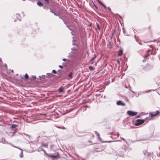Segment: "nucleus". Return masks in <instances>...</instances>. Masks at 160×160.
Here are the masks:
<instances>
[{
    "instance_id": "obj_8",
    "label": "nucleus",
    "mask_w": 160,
    "mask_h": 160,
    "mask_svg": "<svg viewBox=\"0 0 160 160\" xmlns=\"http://www.w3.org/2000/svg\"><path fill=\"white\" fill-rule=\"evenodd\" d=\"M42 146L44 147H47L48 146V144H47L44 143L43 144H42Z\"/></svg>"
},
{
    "instance_id": "obj_23",
    "label": "nucleus",
    "mask_w": 160,
    "mask_h": 160,
    "mask_svg": "<svg viewBox=\"0 0 160 160\" xmlns=\"http://www.w3.org/2000/svg\"><path fill=\"white\" fill-rule=\"evenodd\" d=\"M60 92H63V91H62V90H61V91H59Z\"/></svg>"
},
{
    "instance_id": "obj_12",
    "label": "nucleus",
    "mask_w": 160,
    "mask_h": 160,
    "mask_svg": "<svg viewBox=\"0 0 160 160\" xmlns=\"http://www.w3.org/2000/svg\"><path fill=\"white\" fill-rule=\"evenodd\" d=\"M97 26L99 30H100V28L99 25L98 23H97Z\"/></svg>"
},
{
    "instance_id": "obj_3",
    "label": "nucleus",
    "mask_w": 160,
    "mask_h": 160,
    "mask_svg": "<svg viewBox=\"0 0 160 160\" xmlns=\"http://www.w3.org/2000/svg\"><path fill=\"white\" fill-rule=\"evenodd\" d=\"M159 112L158 111H157L155 112H153L150 113V115L151 117H155L159 113Z\"/></svg>"
},
{
    "instance_id": "obj_13",
    "label": "nucleus",
    "mask_w": 160,
    "mask_h": 160,
    "mask_svg": "<svg viewBox=\"0 0 160 160\" xmlns=\"http://www.w3.org/2000/svg\"><path fill=\"white\" fill-rule=\"evenodd\" d=\"M50 157H51V158H56L57 157L56 156H54V155H50Z\"/></svg>"
},
{
    "instance_id": "obj_29",
    "label": "nucleus",
    "mask_w": 160,
    "mask_h": 160,
    "mask_svg": "<svg viewBox=\"0 0 160 160\" xmlns=\"http://www.w3.org/2000/svg\"><path fill=\"white\" fill-rule=\"evenodd\" d=\"M108 10H111V9L109 8H108Z\"/></svg>"
},
{
    "instance_id": "obj_26",
    "label": "nucleus",
    "mask_w": 160,
    "mask_h": 160,
    "mask_svg": "<svg viewBox=\"0 0 160 160\" xmlns=\"http://www.w3.org/2000/svg\"><path fill=\"white\" fill-rule=\"evenodd\" d=\"M97 0L98 2L99 3L101 2V1L99 0Z\"/></svg>"
},
{
    "instance_id": "obj_7",
    "label": "nucleus",
    "mask_w": 160,
    "mask_h": 160,
    "mask_svg": "<svg viewBox=\"0 0 160 160\" xmlns=\"http://www.w3.org/2000/svg\"><path fill=\"white\" fill-rule=\"evenodd\" d=\"M24 77H25V78L26 79H27L28 78V74L27 73H26L25 74Z\"/></svg>"
},
{
    "instance_id": "obj_14",
    "label": "nucleus",
    "mask_w": 160,
    "mask_h": 160,
    "mask_svg": "<svg viewBox=\"0 0 160 160\" xmlns=\"http://www.w3.org/2000/svg\"><path fill=\"white\" fill-rule=\"evenodd\" d=\"M65 23L67 27L71 30H72V29L69 27V26L67 24V23H66V22H65Z\"/></svg>"
},
{
    "instance_id": "obj_21",
    "label": "nucleus",
    "mask_w": 160,
    "mask_h": 160,
    "mask_svg": "<svg viewBox=\"0 0 160 160\" xmlns=\"http://www.w3.org/2000/svg\"><path fill=\"white\" fill-rule=\"evenodd\" d=\"M59 67L60 68H62V66L61 65H59Z\"/></svg>"
},
{
    "instance_id": "obj_5",
    "label": "nucleus",
    "mask_w": 160,
    "mask_h": 160,
    "mask_svg": "<svg viewBox=\"0 0 160 160\" xmlns=\"http://www.w3.org/2000/svg\"><path fill=\"white\" fill-rule=\"evenodd\" d=\"M37 3V4L39 6H40V7L42 6H43L42 4L40 1H38V2Z\"/></svg>"
},
{
    "instance_id": "obj_2",
    "label": "nucleus",
    "mask_w": 160,
    "mask_h": 160,
    "mask_svg": "<svg viewBox=\"0 0 160 160\" xmlns=\"http://www.w3.org/2000/svg\"><path fill=\"white\" fill-rule=\"evenodd\" d=\"M144 121L142 120L138 119L136 121L135 125L136 126H138L144 122Z\"/></svg>"
},
{
    "instance_id": "obj_28",
    "label": "nucleus",
    "mask_w": 160,
    "mask_h": 160,
    "mask_svg": "<svg viewBox=\"0 0 160 160\" xmlns=\"http://www.w3.org/2000/svg\"><path fill=\"white\" fill-rule=\"evenodd\" d=\"M20 157H21V158H22V155H20Z\"/></svg>"
},
{
    "instance_id": "obj_17",
    "label": "nucleus",
    "mask_w": 160,
    "mask_h": 160,
    "mask_svg": "<svg viewBox=\"0 0 160 160\" xmlns=\"http://www.w3.org/2000/svg\"><path fill=\"white\" fill-rule=\"evenodd\" d=\"M50 9V10H51V12L52 13H54V14L55 15H57L56 14V13L54 12H53V11H52V9Z\"/></svg>"
},
{
    "instance_id": "obj_1",
    "label": "nucleus",
    "mask_w": 160,
    "mask_h": 160,
    "mask_svg": "<svg viewBox=\"0 0 160 160\" xmlns=\"http://www.w3.org/2000/svg\"><path fill=\"white\" fill-rule=\"evenodd\" d=\"M127 113L129 115L131 116H134L138 113L137 112L130 111H128Z\"/></svg>"
},
{
    "instance_id": "obj_16",
    "label": "nucleus",
    "mask_w": 160,
    "mask_h": 160,
    "mask_svg": "<svg viewBox=\"0 0 160 160\" xmlns=\"http://www.w3.org/2000/svg\"><path fill=\"white\" fill-rule=\"evenodd\" d=\"M95 133L98 137H99L100 136L99 134L97 132H95Z\"/></svg>"
},
{
    "instance_id": "obj_10",
    "label": "nucleus",
    "mask_w": 160,
    "mask_h": 160,
    "mask_svg": "<svg viewBox=\"0 0 160 160\" xmlns=\"http://www.w3.org/2000/svg\"><path fill=\"white\" fill-rule=\"evenodd\" d=\"M18 126L17 125L13 124L12 125V127L13 128H15Z\"/></svg>"
},
{
    "instance_id": "obj_15",
    "label": "nucleus",
    "mask_w": 160,
    "mask_h": 160,
    "mask_svg": "<svg viewBox=\"0 0 160 160\" xmlns=\"http://www.w3.org/2000/svg\"><path fill=\"white\" fill-rule=\"evenodd\" d=\"M96 56H95L94 57H93L92 59L90 61H93L94 59L96 58Z\"/></svg>"
},
{
    "instance_id": "obj_22",
    "label": "nucleus",
    "mask_w": 160,
    "mask_h": 160,
    "mask_svg": "<svg viewBox=\"0 0 160 160\" xmlns=\"http://www.w3.org/2000/svg\"><path fill=\"white\" fill-rule=\"evenodd\" d=\"M105 8H107V7L106 6H105L103 4L102 5Z\"/></svg>"
},
{
    "instance_id": "obj_25",
    "label": "nucleus",
    "mask_w": 160,
    "mask_h": 160,
    "mask_svg": "<svg viewBox=\"0 0 160 160\" xmlns=\"http://www.w3.org/2000/svg\"><path fill=\"white\" fill-rule=\"evenodd\" d=\"M63 61H65V60H67L66 59L64 58L62 59Z\"/></svg>"
},
{
    "instance_id": "obj_4",
    "label": "nucleus",
    "mask_w": 160,
    "mask_h": 160,
    "mask_svg": "<svg viewBox=\"0 0 160 160\" xmlns=\"http://www.w3.org/2000/svg\"><path fill=\"white\" fill-rule=\"evenodd\" d=\"M117 104L118 105H121L124 106L125 105L124 103L122 102L121 101H118L117 102Z\"/></svg>"
},
{
    "instance_id": "obj_11",
    "label": "nucleus",
    "mask_w": 160,
    "mask_h": 160,
    "mask_svg": "<svg viewBox=\"0 0 160 160\" xmlns=\"http://www.w3.org/2000/svg\"><path fill=\"white\" fill-rule=\"evenodd\" d=\"M68 77L71 78L72 76V73L71 72L68 75Z\"/></svg>"
},
{
    "instance_id": "obj_18",
    "label": "nucleus",
    "mask_w": 160,
    "mask_h": 160,
    "mask_svg": "<svg viewBox=\"0 0 160 160\" xmlns=\"http://www.w3.org/2000/svg\"><path fill=\"white\" fill-rule=\"evenodd\" d=\"M52 72H53V73H55V74H56L57 73V72H56V71L54 70H53L52 71Z\"/></svg>"
},
{
    "instance_id": "obj_24",
    "label": "nucleus",
    "mask_w": 160,
    "mask_h": 160,
    "mask_svg": "<svg viewBox=\"0 0 160 160\" xmlns=\"http://www.w3.org/2000/svg\"><path fill=\"white\" fill-rule=\"evenodd\" d=\"M42 150L45 153H46V151L43 149H42Z\"/></svg>"
},
{
    "instance_id": "obj_6",
    "label": "nucleus",
    "mask_w": 160,
    "mask_h": 160,
    "mask_svg": "<svg viewBox=\"0 0 160 160\" xmlns=\"http://www.w3.org/2000/svg\"><path fill=\"white\" fill-rule=\"evenodd\" d=\"M122 50H120L119 51V53H118V55L119 56H121L122 54Z\"/></svg>"
},
{
    "instance_id": "obj_20",
    "label": "nucleus",
    "mask_w": 160,
    "mask_h": 160,
    "mask_svg": "<svg viewBox=\"0 0 160 160\" xmlns=\"http://www.w3.org/2000/svg\"><path fill=\"white\" fill-rule=\"evenodd\" d=\"M99 4H101L102 5H103V3L101 1L99 3Z\"/></svg>"
},
{
    "instance_id": "obj_30",
    "label": "nucleus",
    "mask_w": 160,
    "mask_h": 160,
    "mask_svg": "<svg viewBox=\"0 0 160 160\" xmlns=\"http://www.w3.org/2000/svg\"><path fill=\"white\" fill-rule=\"evenodd\" d=\"M23 0V1H25V0Z\"/></svg>"
},
{
    "instance_id": "obj_9",
    "label": "nucleus",
    "mask_w": 160,
    "mask_h": 160,
    "mask_svg": "<svg viewBox=\"0 0 160 160\" xmlns=\"http://www.w3.org/2000/svg\"><path fill=\"white\" fill-rule=\"evenodd\" d=\"M47 76L46 77H50V76H51L52 75L51 73H48L47 74Z\"/></svg>"
},
{
    "instance_id": "obj_19",
    "label": "nucleus",
    "mask_w": 160,
    "mask_h": 160,
    "mask_svg": "<svg viewBox=\"0 0 160 160\" xmlns=\"http://www.w3.org/2000/svg\"><path fill=\"white\" fill-rule=\"evenodd\" d=\"M89 68L90 70H93V67H92V66H90V67H89Z\"/></svg>"
},
{
    "instance_id": "obj_27",
    "label": "nucleus",
    "mask_w": 160,
    "mask_h": 160,
    "mask_svg": "<svg viewBox=\"0 0 160 160\" xmlns=\"http://www.w3.org/2000/svg\"><path fill=\"white\" fill-rule=\"evenodd\" d=\"M58 90H62V89H61L60 88H59L58 89Z\"/></svg>"
}]
</instances>
